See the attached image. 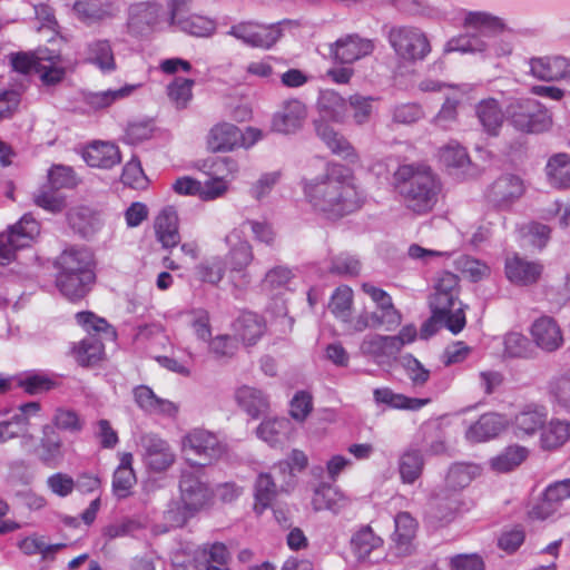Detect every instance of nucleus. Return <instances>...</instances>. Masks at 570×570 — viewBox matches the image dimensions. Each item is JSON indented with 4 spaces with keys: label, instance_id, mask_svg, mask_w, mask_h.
I'll list each match as a JSON object with an SVG mask.
<instances>
[{
    "label": "nucleus",
    "instance_id": "nucleus-30",
    "mask_svg": "<svg viewBox=\"0 0 570 570\" xmlns=\"http://www.w3.org/2000/svg\"><path fill=\"white\" fill-rule=\"evenodd\" d=\"M94 282V271H82L79 274H57L56 278L58 288L69 299L83 297Z\"/></svg>",
    "mask_w": 570,
    "mask_h": 570
},
{
    "label": "nucleus",
    "instance_id": "nucleus-28",
    "mask_svg": "<svg viewBox=\"0 0 570 570\" xmlns=\"http://www.w3.org/2000/svg\"><path fill=\"white\" fill-rule=\"evenodd\" d=\"M35 75L39 77L42 86L51 87L60 83L66 76L60 55L49 49H40V58Z\"/></svg>",
    "mask_w": 570,
    "mask_h": 570
},
{
    "label": "nucleus",
    "instance_id": "nucleus-31",
    "mask_svg": "<svg viewBox=\"0 0 570 570\" xmlns=\"http://www.w3.org/2000/svg\"><path fill=\"white\" fill-rule=\"evenodd\" d=\"M85 61L104 73H110L117 68L114 50L106 39H96L86 45Z\"/></svg>",
    "mask_w": 570,
    "mask_h": 570
},
{
    "label": "nucleus",
    "instance_id": "nucleus-4",
    "mask_svg": "<svg viewBox=\"0 0 570 570\" xmlns=\"http://www.w3.org/2000/svg\"><path fill=\"white\" fill-rule=\"evenodd\" d=\"M482 473V468L476 463L456 462L453 463L445 475V489L432 498L430 505L434 515L440 520H450L461 507L458 497L462 490L468 488L473 480Z\"/></svg>",
    "mask_w": 570,
    "mask_h": 570
},
{
    "label": "nucleus",
    "instance_id": "nucleus-46",
    "mask_svg": "<svg viewBox=\"0 0 570 570\" xmlns=\"http://www.w3.org/2000/svg\"><path fill=\"white\" fill-rule=\"evenodd\" d=\"M476 116L488 134L498 135L504 121V114L495 99L489 98L480 101L476 106Z\"/></svg>",
    "mask_w": 570,
    "mask_h": 570
},
{
    "label": "nucleus",
    "instance_id": "nucleus-54",
    "mask_svg": "<svg viewBox=\"0 0 570 570\" xmlns=\"http://www.w3.org/2000/svg\"><path fill=\"white\" fill-rule=\"evenodd\" d=\"M570 438V423L563 420H551L543 429L541 444L543 449H557Z\"/></svg>",
    "mask_w": 570,
    "mask_h": 570
},
{
    "label": "nucleus",
    "instance_id": "nucleus-44",
    "mask_svg": "<svg viewBox=\"0 0 570 570\" xmlns=\"http://www.w3.org/2000/svg\"><path fill=\"white\" fill-rule=\"evenodd\" d=\"M132 454L122 453L120 463L112 478V492L118 499H125L130 494V490L136 483V475L131 466Z\"/></svg>",
    "mask_w": 570,
    "mask_h": 570
},
{
    "label": "nucleus",
    "instance_id": "nucleus-11",
    "mask_svg": "<svg viewBox=\"0 0 570 570\" xmlns=\"http://www.w3.org/2000/svg\"><path fill=\"white\" fill-rule=\"evenodd\" d=\"M180 500L188 509L198 512L210 505L214 492L199 472L181 471L179 480Z\"/></svg>",
    "mask_w": 570,
    "mask_h": 570
},
{
    "label": "nucleus",
    "instance_id": "nucleus-32",
    "mask_svg": "<svg viewBox=\"0 0 570 570\" xmlns=\"http://www.w3.org/2000/svg\"><path fill=\"white\" fill-rule=\"evenodd\" d=\"M234 331L236 337H238L243 344L250 346L255 345L264 335L266 325L264 320L253 313H242L234 323Z\"/></svg>",
    "mask_w": 570,
    "mask_h": 570
},
{
    "label": "nucleus",
    "instance_id": "nucleus-1",
    "mask_svg": "<svg viewBox=\"0 0 570 570\" xmlns=\"http://www.w3.org/2000/svg\"><path fill=\"white\" fill-rule=\"evenodd\" d=\"M301 187L312 210L327 218H340L362 205L352 173L340 164L327 166L325 174L315 178H303Z\"/></svg>",
    "mask_w": 570,
    "mask_h": 570
},
{
    "label": "nucleus",
    "instance_id": "nucleus-18",
    "mask_svg": "<svg viewBox=\"0 0 570 570\" xmlns=\"http://www.w3.org/2000/svg\"><path fill=\"white\" fill-rule=\"evenodd\" d=\"M136 405L146 414L176 419L179 405L170 400L163 399L147 385H138L132 390Z\"/></svg>",
    "mask_w": 570,
    "mask_h": 570
},
{
    "label": "nucleus",
    "instance_id": "nucleus-51",
    "mask_svg": "<svg viewBox=\"0 0 570 570\" xmlns=\"http://www.w3.org/2000/svg\"><path fill=\"white\" fill-rule=\"evenodd\" d=\"M395 531L393 540L400 553H409L411 541L416 532V521L407 512H401L395 517Z\"/></svg>",
    "mask_w": 570,
    "mask_h": 570
},
{
    "label": "nucleus",
    "instance_id": "nucleus-56",
    "mask_svg": "<svg viewBox=\"0 0 570 570\" xmlns=\"http://www.w3.org/2000/svg\"><path fill=\"white\" fill-rule=\"evenodd\" d=\"M423 456L417 450L405 451L399 462V471L404 483H413L422 473Z\"/></svg>",
    "mask_w": 570,
    "mask_h": 570
},
{
    "label": "nucleus",
    "instance_id": "nucleus-22",
    "mask_svg": "<svg viewBox=\"0 0 570 570\" xmlns=\"http://www.w3.org/2000/svg\"><path fill=\"white\" fill-rule=\"evenodd\" d=\"M351 549L360 561H376L383 554V540L370 527H363L351 539Z\"/></svg>",
    "mask_w": 570,
    "mask_h": 570
},
{
    "label": "nucleus",
    "instance_id": "nucleus-38",
    "mask_svg": "<svg viewBox=\"0 0 570 570\" xmlns=\"http://www.w3.org/2000/svg\"><path fill=\"white\" fill-rule=\"evenodd\" d=\"M196 570L205 566H226L230 560V552L223 542H206L194 551Z\"/></svg>",
    "mask_w": 570,
    "mask_h": 570
},
{
    "label": "nucleus",
    "instance_id": "nucleus-53",
    "mask_svg": "<svg viewBox=\"0 0 570 570\" xmlns=\"http://www.w3.org/2000/svg\"><path fill=\"white\" fill-rule=\"evenodd\" d=\"M277 491L271 473H259L255 482V511L262 514L273 502Z\"/></svg>",
    "mask_w": 570,
    "mask_h": 570
},
{
    "label": "nucleus",
    "instance_id": "nucleus-47",
    "mask_svg": "<svg viewBox=\"0 0 570 570\" xmlns=\"http://www.w3.org/2000/svg\"><path fill=\"white\" fill-rule=\"evenodd\" d=\"M529 450L522 445H509L498 455L491 458L490 468L498 473H507L527 460Z\"/></svg>",
    "mask_w": 570,
    "mask_h": 570
},
{
    "label": "nucleus",
    "instance_id": "nucleus-62",
    "mask_svg": "<svg viewBox=\"0 0 570 570\" xmlns=\"http://www.w3.org/2000/svg\"><path fill=\"white\" fill-rule=\"evenodd\" d=\"M16 381L29 394L47 392L57 385L52 377L43 373H30L23 377L16 379Z\"/></svg>",
    "mask_w": 570,
    "mask_h": 570
},
{
    "label": "nucleus",
    "instance_id": "nucleus-7",
    "mask_svg": "<svg viewBox=\"0 0 570 570\" xmlns=\"http://www.w3.org/2000/svg\"><path fill=\"white\" fill-rule=\"evenodd\" d=\"M39 233V223L32 215L26 214L7 234H0V265L9 264L16 250L29 246Z\"/></svg>",
    "mask_w": 570,
    "mask_h": 570
},
{
    "label": "nucleus",
    "instance_id": "nucleus-40",
    "mask_svg": "<svg viewBox=\"0 0 570 570\" xmlns=\"http://www.w3.org/2000/svg\"><path fill=\"white\" fill-rule=\"evenodd\" d=\"M374 401L396 410L417 411L430 403V399L409 397L395 393L389 387H380L373 391Z\"/></svg>",
    "mask_w": 570,
    "mask_h": 570
},
{
    "label": "nucleus",
    "instance_id": "nucleus-21",
    "mask_svg": "<svg viewBox=\"0 0 570 570\" xmlns=\"http://www.w3.org/2000/svg\"><path fill=\"white\" fill-rule=\"evenodd\" d=\"M244 230L234 228L226 237L225 243L229 247L227 261L233 272L245 271L254 259L253 247L246 239H243Z\"/></svg>",
    "mask_w": 570,
    "mask_h": 570
},
{
    "label": "nucleus",
    "instance_id": "nucleus-5",
    "mask_svg": "<svg viewBox=\"0 0 570 570\" xmlns=\"http://www.w3.org/2000/svg\"><path fill=\"white\" fill-rule=\"evenodd\" d=\"M181 451L191 466H206L220 459L226 449L216 434L194 429L181 439Z\"/></svg>",
    "mask_w": 570,
    "mask_h": 570
},
{
    "label": "nucleus",
    "instance_id": "nucleus-24",
    "mask_svg": "<svg viewBox=\"0 0 570 570\" xmlns=\"http://www.w3.org/2000/svg\"><path fill=\"white\" fill-rule=\"evenodd\" d=\"M160 12V6L154 2L131 4L128 10V30L134 35L145 33L158 22Z\"/></svg>",
    "mask_w": 570,
    "mask_h": 570
},
{
    "label": "nucleus",
    "instance_id": "nucleus-25",
    "mask_svg": "<svg viewBox=\"0 0 570 570\" xmlns=\"http://www.w3.org/2000/svg\"><path fill=\"white\" fill-rule=\"evenodd\" d=\"M508 420L498 413H485L471 424L465 432V438L471 442H485L497 438L505 430Z\"/></svg>",
    "mask_w": 570,
    "mask_h": 570
},
{
    "label": "nucleus",
    "instance_id": "nucleus-15",
    "mask_svg": "<svg viewBox=\"0 0 570 570\" xmlns=\"http://www.w3.org/2000/svg\"><path fill=\"white\" fill-rule=\"evenodd\" d=\"M529 73L542 81L570 79V58L564 56L534 57L529 60Z\"/></svg>",
    "mask_w": 570,
    "mask_h": 570
},
{
    "label": "nucleus",
    "instance_id": "nucleus-63",
    "mask_svg": "<svg viewBox=\"0 0 570 570\" xmlns=\"http://www.w3.org/2000/svg\"><path fill=\"white\" fill-rule=\"evenodd\" d=\"M208 352L217 360L233 357L237 350V340L228 334H219L208 341Z\"/></svg>",
    "mask_w": 570,
    "mask_h": 570
},
{
    "label": "nucleus",
    "instance_id": "nucleus-14",
    "mask_svg": "<svg viewBox=\"0 0 570 570\" xmlns=\"http://www.w3.org/2000/svg\"><path fill=\"white\" fill-rule=\"evenodd\" d=\"M523 180L513 174L498 177L488 188L487 198L499 208H508L524 193Z\"/></svg>",
    "mask_w": 570,
    "mask_h": 570
},
{
    "label": "nucleus",
    "instance_id": "nucleus-9",
    "mask_svg": "<svg viewBox=\"0 0 570 570\" xmlns=\"http://www.w3.org/2000/svg\"><path fill=\"white\" fill-rule=\"evenodd\" d=\"M511 122L520 131L539 134L547 131L552 125L550 112L537 100L519 101L511 112Z\"/></svg>",
    "mask_w": 570,
    "mask_h": 570
},
{
    "label": "nucleus",
    "instance_id": "nucleus-34",
    "mask_svg": "<svg viewBox=\"0 0 570 570\" xmlns=\"http://www.w3.org/2000/svg\"><path fill=\"white\" fill-rule=\"evenodd\" d=\"M243 138V134L236 126L223 122L210 129L207 144L213 151H228L240 146Z\"/></svg>",
    "mask_w": 570,
    "mask_h": 570
},
{
    "label": "nucleus",
    "instance_id": "nucleus-49",
    "mask_svg": "<svg viewBox=\"0 0 570 570\" xmlns=\"http://www.w3.org/2000/svg\"><path fill=\"white\" fill-rule=\"evenodd\" d=\"M547 413L542 409L527 407L514 417V433L518 438L533 435L546 422Z\"/></svg>",
    "mask_w": 570,
    "mask_h": 570
},
{
    "label": "nucleus",
    "instance_id": "nucleus-48",
    "mask_svg": "<svg viewBox=\"0 0 570 570\" xmlns=\"http://www.w3.org/2000/svg\"><path fill=\"white\" fill-rule=\"evenodd\" d=\"M135 89V86H125L118 89H108L104 91H87L83 94V102L90 109L97 111L110 107L116 101L128 97Z\"/></svg>",
    "mask_w": 570,
    "mask_h": 570
},
{
    "label": "nucleus",
    "instance_id": "nucleus-59",
    "mask_svg": "<svg viewBox=\"0 0 570 570\" xmlns=\"http://www.w3.org/2000/svg\"><path fill=\"white\" fill-rule=\"evenodd\" d=\"M281 178V170L263 173L255 181L252 183L248 189L249 196L257 202H262L271 195Z\"/></svg>",
    "mask_w": 570,
    "mask_h": 570
},
{
    "label": "nucleus",
    "instance_id": "nucleus-6",
    "mask_svg": "<svg viewBox=\"0 0 570 570\" xmlns=\"http://www.w3.org/2000/svg\"><path fill=\"white\" fill-rule=\"evenodd\" d=\"M387 39L395 55L406 62L422 61L431 52L426 33L417 27L394 26L390 29Z\"/></svg>",
    "mask_w": 570,
    "mask_h": 570
},
{
    "label": "nucleus",
    "instance_id": "nucleus-8",
    "mask_svg": "<svg viewBox=\"0 0 570 570\" xmlns=\"http://www.w3.org/2000/svg\"><path fill=\"white\" fill-rule=\"evenodd\" d=\"M227 35L252 48L269 49L283 36L279 24H261L254 21L239 22L230 27Z\"/></svg>",
    "mask_w": 570,
    "mask_h": 570
},
{
    "label": "nucleus",
    "instance_id": "nucleus-16",
    "mask_svg": "<svg viewBox=\"0 0 570 570\" xmlns=\"http://www.w3.org/2000/svg\"><path fill=\"white\" fill-rule=\"evenodd\" d=\"M144 461L148 469L154 472H164L169 469L176 455L167 441L156 434H146L141 438Z\"/></svg>",
    "mask_w": 570,
    "mask_h": 570
},
{
    "label": "nucleus",
    "instance_id": "nucleus-12",
    "mask_svg": "<svg viewBox=\"0 0 570 570\" xmlns=\"http://www.w3.org/2000/svg\"><path fill=\"white\" fill-rule=\"evenodd\" d=\"M307 118L306 105L296 98L285 100L274 114L272 128L279 134H295L301 130Z\"/></svg>",
    "mask_w": 570,
    "mask_h": 570
},
{
    "label": "nucleus",
    "instance_id": "nucleus-29",
    "mask_svg": "<svg viewBox=\"0 0 570 570\" xmlns=\"http://www.w3.org/2000/svg\"><path fill=\"white\" fill-rule=\"evenodd\" d=\"M56 265L58 274H79L82 271H94V258L87 248L70 247L60 254Z\"/></svg>",
    "mask_w": 570,
    "mask_h": 570
},
{
    "label": "nucleus",
    "instance_id": "nucleus-42",
    "mask_svg": "<svg viewBox=\"0 0 570 570\" xmlns=\"http://www.w3.org/2000/svg\"><path fill=\"white\" fill-rule=\"evenodd\" d=\"M70 226L83 237L94 235L101 226L100 215L87 206H77L69 210Z\"/></svg>",
    "mask_w": 570,
    "mask_h": 570
},
{
    "label": "nucleus",
    "instance_id": "nucleus-10",
    "mask_svg": "<svg viewBox=\"0 0 570 570\" xmlns=\"http://www.w3.org/2000/svg\"><path fill=\"white\" fill-rule=\"evenodd\" d=\"M570 511V479L557 481L547 487L543 499L529 512L533 520H544L556 513Z\"/></svg>",
    "mask_w": 570,
    "mask_h": 570
},
{
    "label": "nucleus",
    "instance_id": "nucleus-17",
    "mask_svg": "<svg viewBox=\"0 0 570 570\" xmlns=\"http://www.w3.org/2000/svg\"><path fill=\"white\" fill-rule=\"evenodd\" d=\"M504 273L510 283L517 286H530L540 279L543 265L513 253L505 258Z\"/></svg>",
    "mask_w": 570,
    "mask_h": 570
},
{
    "label": "nucleus",
    "instance_id": "nucleus-13",
    "mask_svg": "<svg viewBox=\"0 0 570 570\" xmlns=\"http://www.w3.org/2000/svg\"><path fill=\"white\" fill-rule=\"evenodd\" d=\"M530 335L535 346L547 353L558 351L564 343L561 326L549 315H542L532 322Z\"/></svg>",
    "mask_w": 570,
    "mask_h": 570
},
{
    "label": "nucleus",
    "instance_id": "nucleus-60",
    "mask_svg": "<svg viewBox=\"0 0 570 570\" xmlns=\"http://www.w3.org/2000/svg\"><path fill=\"white\" fill-rule=\"evenodd\" d=\"M52 426L71 434H77L82 431L85 422L79 414L70 409L59 407L52 416Z\"/></svg>",
    "mask_w": 570,
    "mask_h": 570
},
{
    "label": "nucleus",
    "instance_id": "nucleus-61",
    "mask_svg": "<svg viewBox=\"0 0 570 570\" xmlns=\"http://www.w3.org/2000/svg\"><path fill=\"white\" fill-rule=\"evenodd\" d=\"M441 161L450 168L463 169L470 165V158L464 147L455 141L443 146L440 151Z\"/></svg>",
    "mask_w": 570,
    "mask_h": 570
},
{
    "label": "nucleus",
    "instance_id": "nucleus-36",
    "mask_svg": "<svg viewBox=\"0 0 570 570\" xmlns=\"http://www.w3.org/2000/svg\"><path fill=\"white\" fill-rule=\"evenodd\" d=\"M347 498L340 489L325 483L314 490L312 498V507L315 511L328 510L338 513L347 505Z\"/></svg>",
    "mask_w": 570,
    "mask_h": 570
},
{
    "label": "nucleus",
    "instance_id": "nucleus-26",
    "mask_svg": "<svg viewBox=\"0 0 570 570\" xmlns=\"http://www.w3.org/2000/svg\"><path fill=\"white\" fill-rule=\"evenodd\" d=\"M82 158L90 167L109 169L121 160L118 147L108 141H94L82 151Z\"/></svg>",
    "mask_w": 570,
    "mask_h": 570
},
{
    "label": "nucleus",
    "instance_id": "nucleus-52",
    "mask_svg": "<svg viewBox=\"0 0 570 570\" xmlns=\"http://www.w3.org/2000/svg\"><path fill=\"white\" fill-rule=\"evenodd\" d=\"M396 342L392 336L372 334L364 337L361 351L375 357H391L399 353Z\"/></svg>",
    "mask_w": 570,
    "mask_h": 570
},
{
    "label": "nucleus",
    "instance_id": "nucleus-2",
    "mask_svg": "<svg viewBox=\"0 0 570 570\" xmlns=\"http://www.w3.org/2000/svg\"><path fill=\"white\" fill-rule=\"evenodd\" d=\"M394 187L405 208L417 215L430 213L442 191L438 175L429 166L414 164L399 166Z\"/></svg>",
    "mask_w": 570,
    "mask_h": 570
},
{
    "label": "nucleus",
    "instance_id": "nucleus-55",
    "mask_svg": "<svg viewBox=\"0 0 570 570\" xmlns=\"http://www.w3.org/2000/svg\"><path fill=\"white\" fill-rule=\"evenodd\" d=\"M174 24L177 26L181 31L195 37H209L216 29V23L214 20L199 14L181 17Z\"/></svg>",
    "mask_w": 570,
    "mask_h": 570
},
{
    "label": "nucleus",
    "instance_id": "nucleus-50",
    "mask_svg": "<svg viewBox=\"0 0 570 570\" xmlns=\"http://www.w3.org/2000/svg\"><path fill=\"white\" fill-rule=\"evenodd\" d=\"M72 355L81 366L96 364L104 355V344L96 335H88L72 347Z\"/></svg>",
    "mask_w": 570,
    "mask_h": 570
},
{
    "label": "nucleus",
    "instance_id": "nucleus-41",
    "mask_svg": "<svg viewBox=\"0 0 570 570\" xmlns=\"http://www.w3.org/2000/svg\"><path fill=\"white\" fill-rule=\"evenodd\" d=\"M291 430V422L286 417H267L257 426L256 436L276 446L288 438Z\"/></svg>",
    "mask_w": 570,
    "mask_h": 570
},
{
    "label": "nucleus",
    "instance_id": "nucleus-43",
    "mask_svg": "<svg viewBox=\"0 0 570 570\" xmlns=\"http://www.w3.org/2000/svg\"><path fill=\"white\" fill-rule=\"evenodd\" d=\"M546 174L551 186L570 188V156L566 153L552 155L546 165Z\"/></svg>",
    "mask_w": 570,
    "mask_h": 570
},
{
    "label": "nucleus",
    "instance_id": "nucleus-33",
    "mask_svg": "<svg viewBox=\"0 0 570 570\" xmlns=\"http://www.w3.org/2000/svg\"><path fill=\"white\" fill-rule=\"evenodd\" d=\"M77 17L87 24L112 18L119 11L110 1L79 0L73 4Z\"/></svg>",
    "mask_w": 570,
    "mask_h": 570
},
{
    "label": "nucleus",
    "instance_id": "nucleus-37",
    "mask_svg": "<svg viewBox=\"0 0 570 570\" xmlns=\"http://www.w3.org/2000/svg\"><path fill=\"white\" fill-rule=\"evenodd\" d=\"M65 456L62 439L52 425H45L40 440V460L49 465L57 466Z\"/></svg>",
    "mask_w": 570,
    "mask_h": 570
},
{
    "label": "nucleus",
    "instance_id": "nucleus-45",
    "mask_svg": "<svg viewBox=\"0 0 570 570\" xmlns=\"http://www.w3.org/2000/svg\"><path fill=\"white\" fill-rule=\"evenodd\" d=\"M362 289L372 298L381 311V315H379L381 320H384L387 325L395 326L400 324L401 315L395 309L391 296L385 291L370 283H364L362 285Z\"/></svg>",
    "mask_w": 570,
    "mask_h": 570
},
{
    "label": "nucleus",
    "instance_id": "nucleus-19",
    "mask_svg": "<svg viewBox=\"0 0 570 570\" xmlns=\"http://www.w3.org/2000/svg\"><path fill=\"white\" fill-rule=\"evenodd\" d=\"M374 50L372 40L362 38L358 35H347L337 39L331 47L334 59L341 63H353Z\"/></svg>",
    "mask_w": 570,
    "mask_h": 570
},
{
    "label": "nucleus",
    "instance_id": "nucleus-3",
    "mask_svg": "<svg viewBox=\"0 0 570 570\" xmlns=\"http://www.w3.org/2000/svg\"><path fill=\"white\" fill-rule=\"evenodd\" d=\"M459 294L458 276L443 272L436 277L434 292L430 297L432 320L443 324L453 334L460 333L466 323L464 305L459 299Z\"/></svg>",
    "mask_w": 570,
    "mask_h": 570
},
{
    "label": "nucleus",
    "instance_id": "nucleus-23",
    "mask_svg": "<svg viewBox=\"0 0 570 570\" xmlns=\"http://www.w3.org/2000/svg\"><path fill=\"white\" fill-rule=\"evenodd\" d=\"M154 227L157 240L164 248L170 249L179 244V219L175 207L163 208L155 219Z\"/></svg>",
    "mask_w": 570,
    "mask_h": 570
},
{
    "label": "nucleus",
    "instance_id": "nucleus-39",
    "mask_svg": "<svg viewBox=\"0 0 570 570\" xmlns=\"http://www.w3.org/2000/svg\"><path fill=\"white\" fill-rule=\"evenodd\" d=\"M318 111L330 120L343 124L347 118V102L336 91L325 89L317 99Z\"/></svg>",
    "mask_w": 570,
    "mask_h": 570
},
{
    "label": "nucleus",
    "instance_id": "nucleus-64",
    "mask_svg": "<svg viewBox=\"0 0 570 570\" xmlns=\"http://www.w3.org/2000/svg\"><path fill=\"white\" fill-rule=\"evenodd\" d=\"M33 202L37 206L50 213H59L66 207L65 197L51 186L37 190L33 195Z\"/></svg>",
    "mask_w": 570,
    "mask_h": 570
},
{
    "label": "nucleus",
    "instance_id": "nucleus-27",
    "mask_svg": "<svg viewBox=\"0 0 570 570\" xmlns=\"http://www.w3.org/2000/svg\"><path fill=\"white\" fill-rule=\"evenodd\" d=\"M237 405L252 419H258L269 410V399L262 391L253 386L243 385L234 394Z\"/></svg>",
    "mask_w": 570,
    "mask_h": 570
},
{
    "label": "nucleus",
    "instance_id": "nucleus-57",
    "mask_svg": "<svg viewBox=\"0 0 570 570\" xmlns=\"http://www.w3.org/2000/svg\"><path fill=\"white\" fill-rule=\"evenodd\" d=\"M549 393L556 406L570 413V371L550 380Z\"/></svg>",
    "mask_w": 570,
    "mask_h": 570
},
{
    "label": "nucleus",
    "instance_id": "nucleus-35",
    "mask_svg": "<svg viewBox=\"0 0 570 570\" xmlns=\"http://www.w3.org/2000/svg\"><path fill=\"white\" fill-rule=\"evenodd\" d=\"M316 134L331 151L351 163L357 159V154L350 141L330 125L316 124Z\"/></svg>",
    "mask_w": 570,
    "mask_h": 570
},
{
    "label": "nucleus",
    "instance_id": "nucleus-20",
    "mask_svg": "<svg viewBox=\"0 0 570 570\" xmlns=\"http://www.w3.org/2000/svg\"><path fill=\"white\" fill-rule=\"evenodd\" d=\"M40 414V404L29 402L19 406L9 419L0 422V443L23 435L30 425V420Z\"/></svg>",
    "mask_w": 570,
    "mask_h": 570
},
{
    "label": "nucleus",
    "instance_id": "nucleus-58",
    "mask_svg": "<svg viewBox=\"0 0 570 570\" xmlns=\"http://www.w3.org/2000/svg\"><path fill=\"white\" fill-rule=\"evenodd\" d=\"M353 306V291L348 286H340L332 295L328 308L343 323L350 322Z\"/></svg>",
    "mask_w": 570,
    "mask_h": 570
}]
</instances>
